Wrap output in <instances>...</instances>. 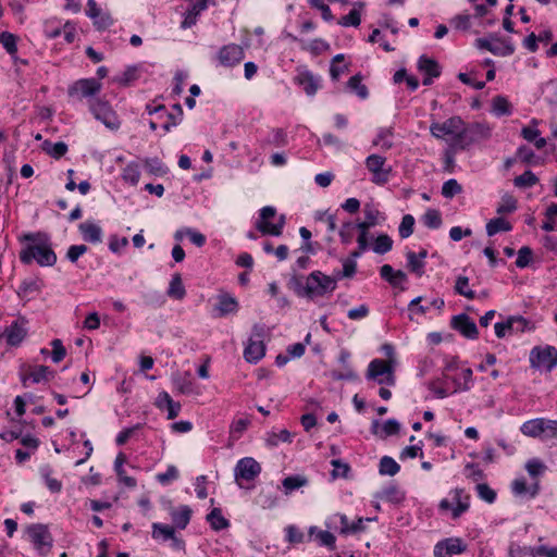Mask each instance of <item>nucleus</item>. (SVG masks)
<instances>
[{
    "label": "nucleus",
    "mask_w": 557,
    "mask_h": 557,
    "mask_svg": "<svg viewBox=\"0 0 557 557\" xmlns=\"http://www.w3.org/2000/svg\"><path fill=\"white\" fill-rule=\"evenodd\" d=\"M22 240L30 243L20 252V260L24 264H30L34 260L40 267H52L55 264L57 255L46 233H27L23 235Z\"/></svg>",
    "instance_id": "obj_1"
},
{
    "label": "nucleus",
    "mask_w": 557,
    "mask_h": 557,
    "mask_svg": "<svg viewBox=\"0 0 557 557\" xmlns=\"http://www.w3.org/2000/svg\"><path fill=\"white\" fill-rule=\"evenodd\" d=\"M88 108L92 116L107 128L117 131L121 127V119L109 100L97 98L88 100Z\"/></svg>",
    "instance_id": "obj_2"
},
{
    "label": "nucleus",
    "mask_w": 557,
    "mask_h": 557,
    "mask_svg": "<svg viewBox=\"0 0 557 557\" xmlns=\"http://www.w3.org/2000/svg\"><path fill=\"white\" fill-rule=\"evenodd\" d=\"M491 136V128L483 123H471L462 126L460 132L454 137V146L459 149H466L470 145Z\"/></svg>",
    "instance_id": "obj_3"
},
{
    "label": "nucleus",
    "mask_w": 557,
    "mask_h": 557,
    "mask_svg": "<svg viewBox=\"0 0 557 557\" xmlns=\"http://www.w3.org/2000/svg\"><path fill=\"white\" fill-rule=\"evenodd\" d=\"M335 275H325L321 271H313L307 276V294L309 299L332 293L336 288Z\"/></svg>",
    "instance_id": "obj_4"
},
{
    "label": "nucleus",
    "mask_w": 557,
    "mask_h": 557,
    "mask_svg": "<svg viewBox=\"0 0 557 557\" xmlns=\"http://www.w3.org/2000/svg\"><path fill=\"white\" fill-rule=\"evenodd\" d=\"M265 334L264 326L261 324H255L252 326V334L248 341L247 346L244 350V358L250 363H257L265 355V345L263 337Z\"/></svg>",
    "instance_id": "obj_5"
},
{
    "label": "nucleus",
    "mask_w": 557,
    "mask_h": 557,
    "mask_svg": "<svg viewBox=\"0 0 557 557\" xmlns=\"http://www.w3.org/2000/svg\"><path fill=\"white\" fill-rule=\"evenodd\" d=\"M102 84L97 78H81L75 81L67 88V96L76 100L84 98L97 99L96 96L101 91Z\"/></svg>",
    "instance_id": "obj_6"
},
{
    "label": "nucleus",
    "mask_w": 557,
    "mask_h": 557,
    "mask_svg": "<svg viewBox=\"0 0 557 557\" xmlns=\"http://www.w3.org/2000/svg\"><path fill=\"white\" fill-rule=\"evenodd\" d=\"M529 360L532 368L549 372L557 366V348L550 345L535 346L530 351Z\"/></svg>",
    "instance_id": "obj_7"
},
{
    "label": "nucleus",
    "mask_w": 557,
    "mask_h": 557,
    "mask_svg": "<svg viewBox=\"0 0 557 557\" xmlns=\"http://www.w3.org/2000/svg\"><path fill=\"white\" fill-rule=\"evenodd\" d=\"M386 158L380 154H370L366 159V166L372 173L371 182L376 185H385L392 173V166H385Z\"/></svg>",
    "instance_id": "obj_8"
},
{
    "label": "nucleus",
    "mask_w": 557,
    "mask_h": 557,
    "mask_svg": "<svg viewBox=\"0 0 557 557\" xmlns=\"http://www.w3.org/2000/svg\"><path fill=\"white\" fill-rule=\"evenodd\" d=\"M368 380H376L379 384L386 383L387 385H394L395 376L393 373V367L391 361L383 359H373L368 367L367 371Z\"/></svg>",
    "instance_id": "obj_9"
},
{
    "label": "nucleus",
    "mask_w": 557,
    "mask_h": 557,
    "mask_svg": "<svg viewBox=\"0 0 557 557\" xmlns=\"http://www.w3.org/2000/svg\"><path fill=\"white\" fill-rule=\"evenodd\" d=\"M27 533L36 549L44 555L50 552L53 539L46 524H32L27 528Z\"/></svg>",
    "instance_id": "obj_10"
},
{
    "label": "nucleus",
    "mask_w": 557,
    "mask_h": 557,
    "mask_svg": "<svg viewBox=\"0 0 557 557\" xmlns=\"http://www.w3.org/2000/svg\"><path fill=\"white\" fill-rule=\"evenodd\" d=\"M453 493V500L456 503V506L453 507L451 503L444 498L440 502L438 507L441 510H451V518L456 520L468 511L470 507V495L466 494L463 488H455Z\"/></svg>",
    "instance_id": "obj_11"
},
{
    "label": "nucleus",
    "mask_w": 557,
    "mask_h": 557,
    "mask_svg": "<svg viewBox=\"0 0 557 557\" xmlns=\"http://www.w3.org/2000/svg\"><path fill=\"white\" fill-rule=\"evenodd\" d=\"M26 324L27 320L24 317H20L4 329L2 336L8 346L18 347L23 343L28 334Z\"/></svg>",
    "instance_id": "obj_12"
},
{
    "label": "nucleus",
    "mask_w": 557,
    "mask_h": 557,
    "mask_svg": "<svg viewBox=\"0 0 557 557\" xmlns=\"http://www.w3.org/2000/svg\"><path fill=\"white\" fill-rule=\"evenodd\" d=\"M55 372L50 370L48 366H23L21 368V382L26 386L27 381L34 384L49 381L54 377Z\"/></svg>",
    "instance_id": "obj_13"
},
{
    "label": "nucleus",
    "mask_w": 557,
    "mask_h": 557,
    "mask_svg": "<svg viewBox=\"0 0 557 557\" xmlns=\"http://www.w3.org/2000/svg\"><path fill=\"white\" fill-rule=\"evenodd\" d=\"M245 58L243 47L236 44H228L220 48L216 59L220 65L224 67H233L239 64Z\"/></svg>",
    "instance_id": "obj_14"
},
{
    "label": "nucleus",
    "mask_w": 557,
    "mask_h": 557,
    "mask_svg": "<svg viewBox=\"0 0 557 557\" xmlns=\"http://www.w3.org/2000/svg\"><path fill=\"white\" fill-rule=\"evenodd\" d=\"M467 550V544L460 537H447L438 541L434 546L435 557H451Z\"/></svg>",
    "instance_id": "obj_15"
},
{
    "label": "nucleus",
    "mask_w": 557,
    "mask_h": 557,
    "mask_svg": "<svg viewBox=\"0 0 557 557\" xmlns=\"http://www.w3.org/2000/svg\"><path fill=\"white\" fill-rule=\"evenodd\" d=\"M45 287V281L39 276L24 278L17 289L21 300L28 302L36 299Z\"/></svg>",
    "instance_id": "obj_16"
},
{
    "label": "nucleus",
    "mask_w": 557,
    "mask_h": 557,
    "mask_svg": "<svg viewBox=\"0 0 557 557\" xmlns=\"http://www.w3.org/2000/svg\"><path fill=\"white\" fill-rule=\"evenodd\" d=\"M261 473V466L251 457H245L238 460L235 467V479L252 481Z\"/></svg>",
    "instance_id": "obj_17"
},
{
    "label": "nucleus",
    "mask_w": 557,
    "mask_h": 557,
    "mask_svg": "<svg viewBox=\"0 0 557 557\" xmlns=\"http://www.w3.org/2000/svg\"><path fill=\"white\" fill-rule=\"evenodd\" d=\"M450 326L466 338L476 339L479 337L475 322L466 313L454 315L450 320Z\"/></svg>",
    "instance_id": "obj_18"
},
{
    "label": "nucleus",
    "mask_w": 557,
    "mask_h": 557,
    "mask_svg": "<svg viewBox=\"0 0 557 557\" xmlns=\"http://www.w3.org/2000/svg\"><path fill=\"white\" fill-rule=\"evenodd\" d=\"M462 126V119L460 116H453L443 123H432L430 131L436 138H443L445 135H453L456 137Z\"/></svg>",
    "instance_id": "obj_19"
},
{
    "label": "nucleus",
    "mask_w": 557,
    "mask_h": 557,
    "mask_svg": "<svg viewBox=\"0 0 557 557\" xmlns=\"http://www.w3.org/2000/svg\"><path fill=\"white\" fill-rule=\"evenodd\" d=\"M515 324H520L517 332H524L528 327L529 321L522 315H510L504 322H497L494 325L495 334L498 338H504L507 333H511L515 330Z\"/></svg>",
    "instance_id": "obj_20"
},
{
    "label": "nucleus",
    "mask_w": 557,
    "mask_h": 557,
    "mask_svg": "<svg viewBox=\"0 0 557 557\" xmlns=\"http://www.w3.org/2000/svg\"><path fill=\"white\" fill-rule=\"evenodd\" d=\"M238 301L235 297L228 294H220L218 296V302L214 305L215 317L222 318L230 313L238 311Z\"/></svg>",
    "instance_id": "obj_21"
},
{
    "label": "nucleus",
    "mask_w": 557,
    "mask_h": 557,
    "mask_svg": "<svg viewBox=\"0 0 557 557\" xmlns=\"http://www.w3.org/2000/svg\"><path fill=\"white\" fill-rule=\"evenodd\" d=\"M295 82L302 87L308 96H313L319 89L318 78L309 71H304L295 77Z\"/></svg>",
    "instance_id": "obj_22"
},
{
    "label": "nucleus",
    "mask_w": 557,
    "mask_h": 557,
    "mask_svg": "<svg viewBox=\"0 0 557 557\" xmlns=\"http://www.w3.org/2000/svg\"><path fill=\"white\" fill-rule=\"evenodd\" d=\"M380 274L381 277L388 282L393 287H397L407 281V274L404 271H395L389 264L382 265L380 269Z\"/></svg>",
    "instance_id": "obj_23"
},
{
    "label": "nucleus",
    "mask_w": 557,
    "mask_h": 557,
    "mask_svg": "<svg viewBox=\"0 0 557 557\" xmlns=\"http://www.w3.org/2000/svg\"><path fill=\"white\" fill-rule=\"evenodd\" d=\"M491 39L493 40V49L496 52H492L497 57H509L515 53V46L509 38L498 37L496 34H490Z\"/></svg>",
    "instance_id": "obj_24"
},
{
    "label": "nucleus",
    "mask_w": 557,
    "mask_h": 557,
    "mask_svg": "<svg viewBox=\"0 0 557 557\" xmlns=\"http://www.w3.org/2000/svg\"><path fill=\"white\" fill-rule=\"evenodd\" d=\"M418 70L424 75H429L431 77H440L442 73V69L438 62L425 54L419 58Z\"/></svg>",
    "instance_id": "obj_25"
},
{
    "label": "nucleus",
    "mask_w": 557,
    "mask_h": 557,
    "mask_svg": "<svg viewBox=\"0 0 557 557\" xmlns=\"http://www.w3.org/2000/svg\"><path fill=\"white\" fill-rule=\"evenodd\" d=\"M172 110L174 112H164V114L159 115L160 119L165 117L164 123L162 124V128L164 132H170L172 127L178 125L183 120V108L180 103H175L172 106Z\"/></svg>",
    "instance_id": "obj_26"
},
{
    "label": "nucleus",
    "mask_w": 557,
    "mask_h": 557,
    "mask_svg": "<svg viewBox=\"0 0 557 557\" xmlns=\"http://www.w3.org/2000/svg\"><path fill=\"white\" fill-rule=\"evenodd\" d=\"M208 7V2L206 0H198L195 3H193L191 8L188 9L184 21L181 24V27L186 29L191 27L194 24H196L197 16L206 10Z\"/></svg>",
    "instance_id": "obj_27"
},
{
    "label": "nucleus",
    "mask_w": 557,
    "mask_h": 557,
    "mask_svg": "<svg viewBox=\"0 0 557 557\" xmlns=\"http://www.w3.org/2000/svg\"><path fill=\"white\" fill-rule=\"evenodd\" d=\"M83 238L89 243H99L101 240V227L92 222H84L78 225Z\"/></svg>",
    "instance_id": "obj_28"
},
{
    "label": "nucleus",
    "mask_w": 557,
    "mask_h": 557,
    "mask_svg": "<svg viewBox=\"0 0 557 557\" xmlns=\"http://www.w3.org/2000/svg\"><path fill=\"white\" fill-rule=\"evenodd\" d=\"M285 225V215L282 214L278 218L277 223L273 224L270 222H257L256 228L262 234V235H272V236H280L282 235L283 228Z\"/></svg>",
    "instance_id": "obj_29"
},
{
    "label": "nucleus",
    "mask_w": 557,
    "mask_h": 557,
    "mask_svg": "<svg viewBox=\"0 0 557 557\" xmlns=\"http://www.w3.org/2000/svg\"><path fill=\"white\" fill-rule=\"evenodd\" d=\"M516 156L522 163L528 165H541L544 162L543 158L536 156L534 151L525 145L517 149Z\"/></svg>",
    "instance_id": "obj_30"
},
{
    "label": "nucleus",
    "mask_w": 557,
    "mask_h": 557,
    "mask_svg": "<svg viewBox=\"0 0 557 557\" xmlns=\"http://www.w3.org/2000/svg\"><path fill=\"white\" fill-rule=\"evenodd\" d=\"M544 418H536L525 421L520 430L522 434L530 437H539L544 434Z\"/></svg>",
    "instance_id": "obj_31"
},
{
    "label": "nucleus",
    "mask_w": 557,
    "mask_h": 557,
    "mask_svg": "<svg viewBox=\"0 0 557 557\" xmlns=\"http://www.w3.org/2000/svg\"><path fill=\"white\" fill-rule=\"evenodd\" d=\"M377 497L392 504H400L405 499V493L396 484L386 486Z\"/></svg>",
    "instance_id": "obj_32"
},
{
    "label": "nucleus",
    "mask_w": 557,
    "mask_h": 557,
    "mask_svg": "<svg viewBox=\"0 0 557 557\" xmlns=\"http://www.w3.org/2000/svg\"><path fill=\"white\" fill-rule=\"evenodd\" d=\"M314 533L321 546H325L331 550H334L336 548V537L333 533H331L330 531L318 530L317 527H311L309 529V534L313 535Z\"/></svg>",
    "instance_id": "obj_33"
},
{
    "label": "nucleus",
    "mask_w": 557,
    "mask_h": 557,
    "mask_svg": "<svg viewBox=\"0 0 557 557\" xmlns=\"http://www.w3.org/2000/svg\"><path fill=\"white\" fill-rule=\"evenodd\" d=\"M207 521L210 523V527L214 531H221L228 528L230 522L226 518L223 517L222 510L220 508H213L207 515Z\"/></svg>",
    "instance_id": "obj_34"
},
{
    "label": "nucleus",
    "mask_w": 557,
    "mask_h": 557,
    "mask_svg": "<svg viewBox=\"0 0 557 557\" xmlns=\"http://www.w3.org/2000/svg\"><path fill=\"white\" fill-rule=\"evenodd\" d=\"M145 170L154 176H164L168 173V168L158 158H146L143 160Z\"/></svg>",
    "instance_id": "obj_35"
},
{
    "label": "nucleus",
    "mask_w": 557,
    "mask_h": 557,
    "mask_svg": "<svg viewBox=\"0 0 557 557\" xmlns=\"http://www.w3.org/2000/svg\"><path fill=\"white\" fill-rule=\"evenodd\" d=\"M191 513V509L187 505H183L178 510L172 512V520L178 529L184 530L190 521Z\"/></svg>",
    "instance_id": "obj_36"
},
{
    "label": "nucleus",
    "mask_w": 557,
    "mask_h": 557,
    "mask_svg": "<svg viewBox=\"0 0 557 557\" xmlns=\"http://www.w3.org/2000/svg\"><path fill=\"white\" fill-rule=\"evenodd\" d=\"M168 295L171 298L182 300L186 296V290L183 285L182 276L180 273H176L172 276L170 282V286L168 289Z\"/></svg>",
    "instance_id": "obj_37"
},
{
    "label": "nucleus",
    "mask_w": 557,
    "mask_h": 557,
    "mask_svg": "<svg viewBox=\"0 0 557 557\" xmlns=\"http://www.w3.org/2000/svg\"><path fill=\"white\" fill-rule=\"evenodd\" d=\"M355 7H359L360 9L364 7L363 2L355 3ZM361 23V14L357 8H354L348 14L342 16L338 21V24L344 27L354 26L357 27Z\"/></svg>",
    "instance_id": "obj_38"
},
{
    "label": "nucleus",
    "mask_w": 557,
    "mask_h": 557,
    "mask_svg": "<svg viewBox=\"0 0 557 557\" xmlns=\"http://www.w3.org/2000/svg\"><path fill=\"white\" fill-rule=\"evenodd\" d=\"M139 78V67L137 65L127 66L126 70L120 75L114 77L113 82L123 87L129 86L132 83Z\"/></svg>",
    "instance_id": "obj_39"
},
{
    "label": "nucleus",
    "mask_w": 557,
    "mask_h": 557,
    "mask_svg": "<svg viewBox=\"0 0 557 557\" xmlns=\"http://www.w3.org/2000/svg\"><path fill=\"white\" fill-rule=\"evenodd\" d=\"M511 230L512 225L504 218H495L486 223V234L488 236H494L498 232H509Z\"/></svg>",
    "instance_id": "obj_40"
},
{
    "label": "nucleus",
    "mask_w": 557,
    "mask_h": 557,
    "mask_svg": "<svg viewBox=\"0 0 557 557\" xmlns=\"http://www.w3.org/2000/svg\"><path fill=\"white\" fill-rule=\"evenodd\" d=\"M42 150L50 157L59 160L67 152V145L63 141L52 144L49 140H45L42 144Z\"/></svg>",
    "instance_id": "obj_41"
},
{
    "label": "nucleus",
    "mask_w": 557,
    "mask_h": 557,
    "mask_svg": "<svg viewBox=\"0 0 557 557\" xmlns=\"http://www.w3.org/2000/svg\"><path fill=\"white\" fill-rule=\"evenodd\" d=\"M493 112L497 116L510 115L512 112V106L508 99L504 96H495L492 100Z\"/></svg>",
    "instance_id": "obj_42"
},
{
    "label": "nucleus",
    "mask_w": 557,
    "mask_h": 557,
    "mask_svg": "<svg viewBox=\"0 0 557 557\" xmlns=\"http://www.w3.org/2000/svg\"><path fill=\"white\" fill-rule=\"evenodd\" d=\"M287 134L283 128H274L272 131V137L262 140L261 147L267 146L285 147L287 145Z\"/></svg>",
    "instance_id": "obj_43"
},
{
    "label": "nucleus",
    "mask_w": 557,
    "mask_h": 557,
    "mask_svg": "<svg viewBox=\"0 0 557 557\" xmlns=\"http://www.w3.org/2000/svg\"><path fill=\"white\" fill-rule=\"evenodd\" d=\"M17 40L18 37L10 32L0 33V44L11 57L17 53Z\"/></svg>",
    "instance_id": "obj_44"
},
{
    "label": "nucleus",
    "mask_w": 557,
    "mask_h": 557,
    "mask_svg": "<svg viewBox=\"0 0 557 557\" xmlns=\"http://www.w3.org/2000/svg\"><path fill=\"white\" fill-rule=\"evenodd\" d=\"M347 87L355 91L361 99H366L369 96V90L367 86L362 84V75L360 73L351 76L348 79Z\"/></svg>",
    "instance_id": "obj_45"
},
{
    "label": "nucleus",
    "mask_w": 557,
    "mask_h": 557,
    "mask_svg": "<svg viewBox=\"0 0 557 557\" xmlns=\"http://www.w3.org/2000/svg\"><path fill=\"white\" fill-rule=\"evenodd\" d=\"M406 257L408 270L411 273H414L417 276L421 277L424 274V261L418 259L417 253L413 251H408Z\"/></svg>",
    "instance_id": "obj_46"
},
{
    "label": "nucleus",
    "mask_w": 557,
    "mask_h": 557,
    "mask_svg": "<svg viewBox=\"0 0 557 557\" xmlns=\"http://www.w3.org/2000/svg\"><path fill=\"white\" fill-rule=\"evenodd\" d=\"M468 286L469 278L467 276L459 275L454 286L455 293L468 299H474L475 293L472 289L468 288Z\"/></svg>",
    "instance_id": "obj_47"
},
{
    "label": "nucleus",
    "mask_w": 557,
    "mask_h": 557,
    "mask_svg": "<svg viewBox=\"0 0 557 557\" xmlns=\"http://www.w3.org/2000/svg\"><path fill=\"white\" fill-rule=\"evenodd\" d=\"M379 467V471L381 474H387L391 476L397 474L400 470L399 465L389 456L382 457Z\"/></svg>",
    "instance_id": "obj_48"
},
{
    "label": "nucleus",
    "mask_w": 557,
    "mask_h": 557,
    "mask_svg": "<svg viewBox=\"0 0 557 557\" xmlns=\"http://www.w3.org/2000/svg\"><path fill=\"white\" fill-rule=\"evenodd\" d=\"M423 224L429 228H438L442 225V215L437 209H428L422 216Z\"/></svg>",
    "instance_id": "obj_49"
},
{
    "label": "nucleus",
    "mask_w": 557,
    "mask_h": 557,
    "mask_svg": "<svg viewBox=\"0 0 557 557\" xmlns=\"http://www.w3.org/2000/svg\"><path fill=\"white\" fill-rule=\"evenodd\" d=\"M539 183L537 176L530 170L524 171L521 175L515 177L513 184L519 188L532 187Z\"/></svg>",
    "instance_id": "obj_50"
},
{
    "label": "nucleus",
    "mask_w": 557,
    "mask_h": 557,
    "mask_svg": "<svg viewBox=\"0 0 557 557\" xmlns=\"http://www.w3.org/2000/svg\"><path fill=\"white\" fill-rule=\"evenodd\" d=\"M393 247V239L387 234L379 235L373 244V251L379 255L388 252Z\"/></svg>",
    "instance_id": "obj_51"
},
{
    "label": "nucleus",
    "mask_w": 557,
    "mask_h": 557,
    "mask_svg": "<svg viewBox=\"0 0 557 557\" xmlns=\"http://www.w3.org/2000/svg\"><path fill=\"white\" fill-rule=\"evenodd\" d=\"M122 177L125 182H128L132 185H136L139 182L140 177L139 165L135 162L128 163L123 169Z\"/></svg>",
    "instance_id": "obj_52"
},
{
    "label": "nucleus",
    "mask_w": 557,
    "mask_h": 557,
    "mask_svg": "<svg viewBox=\"0 0 557 557\" xmlns=\"http://www.w3.org/2000/svg\"><path fill=\"white\" fill-rule=\"evenodd\" d=\"M307 483H308V480L301 475H289L282 481V484H283L286 493H289L294 490L302 487Z\"/></svg>",
    "instance_id": "obj_53"
},
{
    "label": "nucleus",
    "mask_w": 557,
    "mask_h": 557,
    "mask_svg": "<svg viewBox=\"0 0 557 557\" xmlns=\"http://www.w3.org/2000/svg\"><path fill=\"white\" fill-rule=\"evenodd\" d=\"M175 530L173 527L162 523L152 524V537L159 539L162 536L164 540L174 539Z\"/></svg>",
    "instance_id": "obj_54"
},
{
    "label": "nucleus",
    "mask_w": 557,
    "mask_h": 557,
    "mask_svg": "<svg viewBox=\"0 0 557 557\" xmlns=\"http://www.w3.org/2000/svg\"><path fill=\"white\" fill-rule=\"evenodd\" d=\"M280 442H292V433L287 430H282L278 433L272 432L268 434L267 445L270 447L277 446Z\"/></svg>",
    "instance_id": "obj_55"
},
{
    "label": "nucleus",
    "mask_w": 557,
    "mask_h": 557,
    "mask_svg": "<svg viewBox=\"0 0 557 557\" xmlns=\"http://www.w3.org/2000/svg\"><path fill=\"white\" fill-rule=\"evenodd\" d=\"M173 383L181 394H189L193 391V383L189 380V374H177L173 377Z\"/></svg>",
    "instance_id": "obj_56"
},
{
    "label": "nucleus",
    "mask_w": 557,
    "mask_h": 557,
    "mask_svg": "<svg viewBox=\"0 0 557 557\" xmlns=\"http://www.w3.org/2000/svg\"><path fill=\"white\" fill-rule=\"evenodd\" d=\"M357 271V263L352 259H345L343 260V270L336 271L334 273L335 277L337 280H342L344 277H352L356 274Z\"/></svg>",
    "instance_id": "obj_57"
},
{
    "label": "nucleus",
    "mask_w": 557,
    "mask_h": 557,
    "mask_svg": "<svg viewBox=\"0 0 557 557\" xmlns=\"http://www.w3.org/2000/svg\"><path fill=\"white\" fill-rule=\"evenodd\" d=\"M533 259V251L529 246H523L518 250V258L516 260V265L520 269L527 268L530 265Z\"/></svg>",
    "instance_id": "obj_58"
},
{
    "label": "nucleus",
    "mask_w": 557,
    "mask_h": 557,
    "mask_svg": "<svg viewBox=\"0 0 557 557\" xmlns=\"http://www.w3.org/2000/svg\"><path fill=\"white\" fill-rule=\"evenodd\" d=\"M414 227V218L411 214H406L403 216L401 223L399 225L398 232L401 238H408L412 235Z\"/></svg>",
    "instance_id": "obj_59"
},
{
    "label": "nucleus",
    "mask_w": 557,
    "mask_h": 557,
    "mask_svg": "<svg viewBox=\"0 0 557 557\" xmlns=\"http://www.w3.org/2000/svg\"><path fill=\"white\" fill-rule=\"evenodd\" d=\"M461 190V185L455 178L446 181L442 186V195L445 198H453L457 194H460Z\"/></svg>",
    "instance_id": "obj_60"
},
{
    "label": "nucleus",
    "mask_w": 557,
    "mask_h": 557,
    "mask_svg": "<svg viewBox=\"0 0 557 557\" xmlns=\"http://www.w3.org/2000/svg\"><path fill=\"white\" fill-rule=\"evenodd\" d=\"M509 557H534V547L520 546L511 543L508 550Z\"/></svg>",
    "instance_id": "obj_61"
},
{
    "label": "nucleus",
    "mask_w": 557,
    "mask_h": 557,
    "mask_svg": "<svg viewBox=\"0 0 557 557\" xmlns=\"http://www.w3.org/2000/svg\"><path fill=\"white\" fill-rule=\"evenodd\" d=\"M250 424V420L248 418H240L238 420L233 421L231 424V436L234 438H239L242 434L247 430Z\"/></svg>",
    "instance_id": "obj_62"
},
{
    "label": "nucleus",
    "mask_w": 557,
    "mask_h": 557,
    "mask_svg": "<svg viewBox=\"0 0 557 557\" xmlns=\"http://www.w3.org/2000/svg\"><path fill=\"white\" fill-rule=\"evenodd\" d=\"M503 202L497 208L498 214L512 213L517 210V199L511 195H505Z\"/></svg>",
    "instance_id": "obj_63"
},
{
    "label": "nucleus",
    "mask_w": 557,
    "mask_h": 557,
    "mask_svg": "<svg viewBox=\"0 0 557 557\" xmlns=\"http://www.w3.org/2000/svg\"><path fill=\"white\" fill-rule=\"evenodd\" d=\"M400 431V424L395 419H388L384 422L380 437L386 438L387 436L397 435Z\"/></svg>",
    "instance_id": "obj_64"
}]
</instances>
